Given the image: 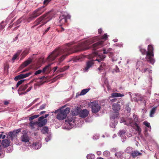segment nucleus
<instances>
[{"label": "nucleus", "instance_id": "obj_46", "mask_svg": "<svg viewBox=\"0 0 159 159\" xmlns=\"http://www.w3.org/2000/svg\"><path fill=\"white\" fill-rule=\"evenodd\" d=\"M122 153L121 152H118L115 153V156L117 158L120 157L122 155Z\"/></svg>", "mask_w": 159, "mask_h": 159}, {"label": "nucleus", "instance_id": "obj_9", "mask_svg": "<svg viewBox=\"0 0 159 159\" xmlns=\"http://www.w3.org/2000/svg\"><path fill=\"white\" fill-rule=\"evenodd\" d=\"M75 117H68L67 120L65 121L66 123H67V127L66 129H70L73 127L74 125H75Z\"/></svg>", "mask_w": 159, "mask_h": 159}, {"label": "nucleus", "instance_id": "obj_59", "mask_svg": "<svg viewBox=\"0 0 159 159\" xmlns=\"http://www.w3.org/2000/svg\"><path fill=\"white\" fill-rule=\"evenodd\" d=\"M60 108L59 109H58L57 110H56L55 111H54V113H57V114L60 111Z\"/></svg>", "mask_w": 159, "mask_h": 159}, {"label": "nucleus", "instance_id": "obj_40", "mask_svg": "<svg viewBox=\"0 0 159 159\" xmlns=\"http://www.w3.org/2000/svg\"><path fill=\"white\" fill-rule=\"evenodd\" d=\"M20 53V52H18L17 53L13 55L12 58V62H14L15 60L19 56Z\"/></svg>", "mask_w": 159, "mask_h": 159}, {"label": "nucleus", "instance_id": "obj_50", "mask_svg": "<svg viewBox=\"0 0 159 159\" xmlns=\"http://www.w3.org/2000/svg\"><path fill=\"white\" fill-rule=\"evenodd\" d=\"M51 0H45L43 2V6H45V7L47 5L49 2H50Z\"/></svg>", "mask_w": 159, "mask_h": 159}, {"label": "nucleus", "instance_id": "obj_45", "mask_svg": "<svg viewBox=\"0 0 159 159\" xmlns=\"http://www.w3.org/2000/svg\"><path fill=\"white\" fill-rule=\"evenodd\" d=\"M110 154V152L108 151H105L103 153V155L106 157H108L109 156Z\"/></svg>", "mask_w": 159, "mask_h": 159}, {"label": "nucleus", "instance_id": "obj_30", "mask_svg": "<svg viewBox=\"0 0 159 159\" xmlns=\"http://www.w3.org/2000/svg\"><path fill=\"white\" fill-rule=\"evenodd\" d=\"M52 135L51 132L48 133L45 138V141L46 142H48L50 141L52 138Z\"/></svg>", "mask_w": 159, "mask_h": 159}, {"label": "nucleus", "instance_id": "obj_60", "mask_svg": "<svg viewBox=\"0 0 159 159\" xmlns=\"http://www.w3.org/2000/svg\"><path fill=\"white\" fill-rule=\"evenodd\" d=\"M0 135H2L1 136V137L2 139H3L5 138L6 135H3L2 134H0Z\"/></svg>", "mask_w": 159, "mask_h": 159}, {"label": "nucleus", "instance_id": "obj_34", "mask_svg": "<svg viewBox=\"0 0 159 159\" xmlns=\"http://www.w3.org/2000/svg\"><path fill=\"white\" fill-rule=\"evenodd\" d=\"M28 87V84H26L24 85H22L19 89L18 91H22L25 90L26 88Z\"/></svg>", "mask_w": 159, "mask_h": 159}, {"label": "nucleus", "instance_id": "obj_44", "mask_svg": "<svg viewBox=\"0 0 159 159\" xmlns=\"http://www.w3.org/2000/svg\"><path fill=\"white\" fill-rule=\"evenodd\" d=\"M39 116V115H35L29 117V120L30 121H31L33 120L38 117Z\"/></svg>", "mask_w": 159, "mask_h": 159}, {"label": "nucleus", "instance_id": "obj_11", "mask_svg": "<svg viewBox=\"0 0 159 159\" xmlns=\"http://www.w3.org/2000/svg\"><path fill=\"white\" fill-rule=\"evenodd\" d=\"M120 122L123 123L125 125H126L128 126L134 127V122L132 118H128L126 119L123 118H122L120 120Z\"/></svg>", "mask_w": 159, "mask_h": 159}, {"label": "nucleus", "instance_id": "obj_61", "mask_svg": "<svg viewBox=\"0 0 159 159\" xmlns=\"http://www.w3.org/2000/svg\"><path fill=\"white\" fill-rule=\"evenodd\" d=\"M98 33L99 34H100L102 32V30L101 29H99L98 30Z\"/></svg>", "mask_w": 159, "mask_h": 159}, {"label": "nucleus", "instance_id": "obj_39", "mask_svg": "<svg viewBox=\"0 0 159 159\" xmlns=\"http://www.w3.org/2000/svg\"><path fill=\"white\" fill-rule=\"evenodd\" d=\"M143 124L149 129L148 130L149 131H151V128L149 122L146 121H145L143 122Z\"/></svg>", "mask_w": 159, "mask_h": 159}, {"label": "nucleus", "instance_id": "obj_4", "mask_svg": "<svg viewBox=\"0 0 159 159\" xmlns=\"http://www.w3.org/2000/svg\"><path fill=\"white\" fill-rule=\"evenodd\" d=\"M136 68V69L139 70L142 73H145L147 71L149 73H152V70H151V67L147 64L146 61L143 59H140L138 61Z\"/></svg>", "mask_w": 159, "mask_h": 159}, {"label": "nucleus", "instance_id": "obj_16", "mask_svg": "<svg viewBox=\"0 0 159 159\" xmlns=\"http://www.w3.org/2000/svg\"><path fill=\"white\" fill-rule=\"evenodd\" d=\"M21 141L24 143H27L29 142L30 140L29 137L27 134H23L20 137Z\"/></svg>", "mask_w": 159, "mask_h": 159}, {"label": "nucleus", "instance_id": "obj_43", "mask_svg": "<svg viewBox=\"0 0 159 159\" xmlns=\"http://www.w3.org/2000/svg\"><path fill=\"white\" fill-rule=\"evenodd\" d=\"M133 117L134 119V123H137V122L138 121V118L137 116L134 114H133Z\"/></svg>", "mask_w": 159, "mask_h": 159}, {"label": "nucleus", "instance_id": "obj_8", "mask_svg": "<svg viewBox=\"0 0 159 159\" xmlns=\"http://www.w3.org/2000/svg\"><path fill=\"white\" fill-rule=\"evenodd\" d=\"M45 6H43L34 11L32 16L30 17L31 20H32L39 16L46 10Z\"/></svg>", "mask_w": 159, "mask_h": 159}, {"label": "nucleus", "instance_id": "obj_58", "mask_svg": "<svg viewBox=\"0 0 159 159\" xmlns=\"http://www.w3.org/2000/svg\"><path fill=\"white\" fill-rule=\"evenodd\" d=\"M32 88V87H29L26 91V92H25V93H27V92H28L30 91V90Z\"/></svg>", "mask_w": 159, "mask_h": 159}, {"label": "nucleus", "instance_id": "obj_48", "mask_svg": "<svg viewBox=\"0 0 159 159\" xmlns=\"http://www.w3.org/2000/svg\"><path fill=\"white\" fill-rule=\"evenodd\" d=\"M125 109L128 112H129L131 111V108L129 107V103L126 104L125 105Z\"/></svg>", "mask_w": 159, "mask_h": 159}, {"label": "nucleus", "instance_id": "obj_23", "mask_svg": "<svg viewBox=\"0 0 159 159\" xmlns=\"http://www.w3.org/2000/svg\"><path fill=\"white\" fill-rule=\"evenodd\" d=\"M109 57L111 59L113 62L116 61L117 59V55H115L113 53H110Z\"/></svg>", "mask_w": 159, "mask_h": 159}, {"label": "nucleus", "instance_id": "obj_37", "mask_svg": "<svg viewBox=\"0 0 159 159\" xmlns=\"http://www.w3.org/2000/svg\"><path fill=\"white\" fill-rule=\"evenodd\" d=\"M112 50V49L111 48H109L107 50L106 49L104 48L103 50V53L104 54H108V55L110 53H112L111 52Z\"/></svg>", "mask_w": 159, "mask_h": 159}, {"label": "nucleus", "instance_id": "obj_62", "mask_svg": "<svg viewBox=\"0 0 159 159\" xmlns=\"http://www.w3.org/2000/svg\"><path fill=\"white\" fill-rule=\"evenodd\" d=\"M18 79H19V77H18V76H17L15 78V80L16 81L18 80Z\"/></svg>", "mask_w": 159, "mask_h": 159}, {"label": "nucleus", "instance_id": "obj_57", "mask_svg": "<svg viewBox=\"0 0 159 159\" xmlns=\"http://www.w3.org/2000/svg\"><path fill=\"white\" fill-rule=\"evenodd\" d=\"M114 45L115 46H118V47H121L122 46V44L119 43L115 44Z\"/></svg>", "mask_w": 159, "mask_h": 159}, {"label": "nucleus", "instance_id": "obj_26", "mask_svg": "<svg viewBox=\"0 0 159 159\" xmlns=\"http://www.w3.org/2000/svg\"><path fill=\"white\" fill-rule=\"evenodd\" d=\"M124 95L121 94L120 93H113L111 94V97L112 98H118L124 97Z\"/></svg>", "mask_w": 159, "mask_h": 159}, {"label": "nucleus", "instance_id": "obj_35", "mask_svg": "<svg viewBox=\"0 0 159 159\" xmlns=\"http://www.w3.org/2000/svg\"><path fill=\"white\" fill-rule=\"evenodd\" d=\"M41 132L43 134H48L49 133L48 128L47 127L45 126L43 127L41 129Z\"/></svg>", "mask_w": 159, "mask_h": 159}, {"label": "nucleus", "instance_id": "obj_63", "mask_svg": "<svg viewBox=\"0 0 159 159\" xmlns=\"http://www.w3.org/2000/svg\"><path fill=\"white\" fill-rule=\"evenodd\" d=\"M38 99H35L33 101V102L31 103V105L32 104H34V102H35L36 101H37V100H38Z\"/></svg>", "mask_w": 159, "mask_h": 159}, {"label": "nucleus", "instance_id": "obj_14", "mask_svg": "<svg viewBox=\"0 0 159 159\" xmlns=\"http://www.w3.org/2000/svg\"><path fill=\"white\" fill-rule=\"evenodd\" d=\"M89 113V112L88 110L86 109H83L80 111L79 116L81 117L85 118L88 116Z\"/></svg>", "mask_w": 159, "mask_h": 159}, {"label": "nucleus", "instance_id": "obj_55", "mask_svg": "<svg viewBox=\"0 0 159 159\" xmlns=\"http://www.w3.org/2000/svg\"><path fill=\"white\" fill-rule=\"evenodd\" d=\"M18 77H19V79L25 78L24 77V74H22L18 75Z\"/></svg>", "mask_w": 159, "mask_h": 159}, {"label": "nucleus", "instance_id": "obj_41", "mask_svg": "<svg viewBox=\"0 0 159 159\" xmlns=\"http://www.w3.org/2000/svg\"><path fill=\"white\" fill-rule=\"evenodd\" d=\"M87 157L88 159H94L95 155L93 154H88L87 156Z\"/></svg>", "mask_w": 159, "mask_h": 159}, {"label": "nucleus", "instance_id": "obj_5", "mask_svg": "<svg viewBox=\"0 0 159 159\" xmlns=\"http://www.w3.org/2000/svg\"><path fill=\"white\" fill-rule=\"evenodd\" d=\"M51 13L50 11L49 12L39 18L35 22V25L41 24L40 26V27H41L51 20L52 18Z\"/></svg>", "mask_w": 159, "mask_h": 159}, {"label": "nucleus", "instance_id": "obj_3", "mask_svg": "<svg viewBox=\"0 0 159 159\" xmlns=\"http://www.w3.org/2000/svg\"><path fill=\"white\" fill-rule=\"evenodd\" d=\"M139 50L143 54H146V59L147 61L151 64L153 65L155 60L154 58L153 48L152 45H149L148 46V51H146L142 46L139 47Z\"/></svg>", "mask_w": 159, "mask_h": 159}, {"label": "nucleus", "instance_id": "obj_27", "mask_svg": "<svg viewBox=\"0 0 159 159\" xmlns=\"http://www.w3.org/2000/svg\"><path fill=\"white\" fill-rule=\"evenodd\" d=\"M38 122L39 126L41 127L45 125L47 122V119H43L41 120H39Z\"/></svg>", "mask_w": 159, "mask_h": 159}, {"label": "nucleus", "instance_id": "obj_19", "mask_svg": "<svg viewBox=\"0 0 159 159\" xmlns=\"http://www.w3.org/2000/svg\"><path fill=\"white\" fill-rule=\"evenodd\" d=\"M31 146L32 148L33 149L36 150L41 148L42 146V144L39 142H35Z\"/></svg>", "mask_w": 159, "mask_h": 159}, {"label": "nucleus", "instance_id": "obj_32", "mask_svg": "<svg viewBox=\"0 0 159 159\" xmlns=\"http://www.w3.org/2000/svg\"><path fill=\"white\" fill-rule=\"evenodd\" d=\"M135 126V129L136 131H137L139 134H140L141 131V129L140 127L138 125L137 123H134V127Z\"/></svg>", "mask_w": 159, "mask_h": 159}, {"label": "nucleus", "instance_id": "obj_29", "mask_svg": "<svg viewBox=\"0 0 159 159\" xmlns=\"http://www.w3.org/2000/svg\"><path fill=\"white\" fill-rule=\"evenodd\" d=\"M32 61L31 59H30L29 60L25 61L21 66V67L23 68L27 66L29 64H30Z\"/></svg>", "mask_w": 159, "mask_h": 159}, {"label": "nucleus", "instance_id": "obj_21", "mask_svg": "<svg viewBox=\"0 0 159 159\" xmlns=\"http://www.w3.org/2000/svg\"><path fill=\"white\" fill-rule=\"evenodd\" d=\"M120 106L117 103H114L112 106V109L115 112L118 111L120 110Z\"/></svg>", "mask_w": 159, "mask_h": 159}, {"label": "nucleus", "instance_id": "obj_17", "mask_svg": "<svg viewBox=\"0 0 159 159\" xmlns=\"http://www.w3.org/2000/svg\"><path fill=\"white\" fill-rule=\"evenodd\" d=\"M38 121H36L35 122H32V121L30 122V126L31 129H34L36 130L39 129Z\"/></svg>", "mask_w": 159, "mask_h": 159}, {"label": "nucleus", "instance_id": "obj_33", "mask_svg": "<svg viewBox=\"0 0 159 159\" xmlns=\"http://www.w3.org/2000/svg\"><path fill=\"white\" fill-rule=\"evenodd\" d=\"M157 108V107H154L151 110L150 113V116L151 117H152L154 116V115L156 110Z\"/></svg>", "mask_w": 159, "mask_h": 159}, {"label": "nucleus", "instance_id": "obj_47", "mask_svg": "<svg viewBox=\"0 0 159 159\" xmlns=\"http://www.w3.org/2000/svg\"><path fill=\"white\" fill-rule=\"evenodd\" d=\"M48 116H49V114H46L44 115V116H42L39 117V118L38 120H43V119H44L45 118H47Z\"/></svg>", "mask_w": 159, "mask_h": 159}, {"label": "nucleus", "instance_id": "obj_24", "mask_svg": "<svg viewBox=\"0 0 159 159\" xmlns=\"http://www.w3.org/2000/svg\"><path fill=\"white\" fill-rule=\"evenodd\" d=\"M26 18L25 17L23 16L21 18L18 19L16 23L15 24L16 25H19L20 23H24L26 21L25 20Z\"/></svg>", "mask_w": 159, "mask_h": 159}, {"label": "nucleus", "instance_id": "obj_25", "mask_svg": "<svg viewBox=\"0 0 159 159\" xmlns=\"http://www.w3.org/2000/svg\"><path fill=\"white\" fill-rule=\"evenodd\" d=\"M113 119H111V122L110 124V127L114 128L117 124L118 121V120H113Z\"/></svg>", "mask_w": 159, "mask_h": 159}, {"label": "nucleus", "instance_id": "obj_42", "mask_svg": "<svg viewBox=\"0 0 159 159\" xmlns=\"http://www.w3.org/2000/svg\"><path fill=\"white\" fill-rule=\"evenodd\" d=\"M118 114H114L111 116L110 117V120H111V119H113V120H118L116 118L118 116Z\"/></svg>", "mask_w": 159, "mask_h": 159}, {"label": "nucleus", "instance_id": "obj_54", "mask_svg": "<svg viewBox=\"0 0 159 159\" xmlns=\"http://www.w3.org/2000/svg\"><path fill=\"white\" fill-rule=\"evenodd\" d=\"M31 74V72H29L28 73L24 74L25 78H26V77L29 76Z\"/></svg>", "mask_w": 159, "mask_h": 159}, {"label": "nucleus", "instance_id": "obj_12", "mask_svg": "<svg viewBox=\"0 0 159 159\" xmlns=\"http://www.w3.org/2000/svg\"><path fill=\"white\" fill-rule=\"evenodd\" d=\"M130 97L131 98L132 101H143L144 106H145L146 101L145 100L144 98L142 97L140 94H134V97L132 98V97L131 94V93L129 92Z\"/></svg>", "mask_w": 159, "mask_h": 159}, {"label": "nucleus", "instance_id": "obj_13", "mask_svg": "<svg viewBox=\"0 0 159 159\" xmlns=\"http://www.w3.org/2000/svg\"><path fill=\"white\" fill-rule=\"evenodd\" d=\"M70 16L67 14V13L64 12L62 16H60L59 18V21L62 22H66L67 19L70 18Z\"/></svg>", "mask_w": 159, "mask_h": 159}, {"label": "nucleus", "instance_id": "obj_1", "mask_svg": "<svg viewBox=\"0 0 159 159\" xmlns=\"http://www.w3.org/2000/svg\"><path fill=\"white\" fill-rule=\"evenodd\" d=\"M107 38V36L105 34L100 39L98 37L96 36L83 42L79 43L77 45L72 47L71 44L68 43L64 46L58 48L54 50L48 57V61H52L57 57H59L58 59L59 64L63 61L66 57L70 54L80 51H84L89 49V45L97 40H99L97 43L93 44L92 46L93 50H95L104 46V42Z\"/></svg>", "mask_w": 159, "mask_h": 159}, {"label": "nucleus", "instance_id": "obj_38", "mask_svg": "<svg viewBox=\"0 0 159 159\" xmlns=\"http://www.w3.org/2000/svg\"><path fill=\"white\" fill-rule=\"evenodd\" d=\"M133 148L130 147H127L125 150V152L127 153H129L130 154L131 153L133 152Z\"/></svg>", "mask_w": 159, "mask_h": 159}, {"label": "nucleus", "instance_id": "obj_20", "mask_svg": "<svg viewBox=\"0 0 159 159\" xmlns=\"http://www.w3.org/2000/svg\"><path fill=\"white\" fill-rule=\"evenodd\" d=\"M10 142L8 139H3L1 143L2 146L4 147H7L10 145Z\"/></svg>", "mask_w": 159, "mask_h": 159}, {"label": "nucleus", "instance_id": "obj_31", "mask_svg": "<svg viewBox=\"0 0 159 159\" xmlns=\"http://www.w3.org/2000/svg\"><path fill=\"white\" fill-rule=\"evenodd\" d=\"M90 89V88H88L83 89L80 93L78 94V95H83L86 94L88 92Z\"/></svg>", "mask_w": 159, "mask_h": 159}, {"label": "nucleus", "instance_id": "obj_18", "mask_svg": "<svg viewBox=\"0 0 159 159\" xmlns=\"http://www.w3.org/2000/svg\"><path fill=\"white\" fill-rule=\"evenodd\" d=\"M142 155L141 153L139 152L138 150H135L133 151L130 154V156L132 157L133 158H135L138 156H141Z\"/></svg>", "mask_w": 159, "mask_h": 159}, {"label": "nucleus", "instance_id": "obj_28", "mask_svg": "<svg viewBox=\"0 0 159 159\" xmlns=\"http://www.w3.org/2000/svg\"><path fill=\"white\" fill-rule=\"evenodd\" d=\"M32 61L31 59H30L29 60L25 61L21 66V67L23 68L27 66L29 64H30Z\"/></svg>", "mask_w": 159, "mask_h": 159}, {"label": "nucleus", "instance_id": "obj_22", "mask_svg": "<svg viewBox=\"0 0 159 159\" xmlns=\"http://www.w3.org/2000/svg\"><path fill=\"white\" fill-rule=\"evenodd\" d=\"M84 58L83 56H78L72 59V61L74 62H80L83 60Z\"/></svg>", "mask_w": 159, "mask_h": 159}, {"label": "nucleus", "instance_id": "obj_7", "mask_svg": "<svg viewBox=\"0 0 159 159\" xmlns=\"http://www.w3.org/2000/svg\"><path fill=\"white\" fill-rule=\"evenodd\" d=\"M88 106L91 108L92 112L95 113L98 112L101 108L100 106L96 102H93L89 103Z\"/></svg>", "mask_w": 159, "mask_h": 159}, {"label": "nucleus", "instance_id": "obj_2", "mask_svg": "<svg viewBox=\"0 0 159 159\" xmlns=\"http://www.w3.org/2000/svg\"><path fill=\"white\" fill-rule=\"evenodd\" d=\"M106 56L102 54L98 53V51H95L89 55V58L92 59V60L87 61L86 62V66L84 69V72H87L89 69L93 66L94 64V61H97L100 64V66L98 68V70L100 72L104 70L107 68L106 64L104 62H102L103 61Z\"/></svg>", "mask_w": 159, "mask_h": 159}, {"label": "nucleus", "instance_id": "obj_36", "mask_svg": "<svg viewBox=\"0 0 159 159\" xmlns=\"http://www.w3.org/2000/svg\"><path fill=\"white\" fill-rule=\"evenodd\" d=\"M50 66H51L50 64H48V65L46 66L43 68V69L42 70L43 72L44 73L47 71H49L50 70Z\"/></svg>", "mask_w": 159, "mask_h": 159}, {"label": "nucleus", "instance_id": "obj_6", "mask_svg": "<svg viewBox=\"0 0 159 159\" xmlns=\"http://www.w3.org/2000/svg\"><path fill=\"white\" fill-rule=\"evenodd\" d=\"M65 106L60 108V110L57 114L56 118L59 120H61L66 118L67 115L70 111V109L68 107L64 109Z\"/></svg>", "mask_w": 159, "mask_h": 159}, {"label": "nucleus", "instance_id": "obj_49", "mask_svg": "<svg viewBox=\"0 0 159 159\" xmlns=\"http://www.w3.org/2000/svg\"><path fill=\"white\" fill-rule=\"evenodd\" d=\"M25 80H20L16 84V87L17 88L21 84H22L24 82V81Z\"/></svg>", "mask_w": 159, "mask_h": 159}, {"label": "nucleus", "instance_id": "obj_52", "mask_svg": "<svg viewBox=\"0 0 159 159\" xmlns=\"http://www.w3.org/2000/svg\"><path fill=\"white\" fill-rule=\"evenodd\" d=\"M42 72H43L42 70H39L35 72L34 75H36L40 74Z\"/></svg>", "mask_w": 159, "mask_h": 159}, {"label": "nucleus", "instance_id": "obj_10", "mask_svg": "<svg viewBox=\"0 0 159 159\" xmlns=\"http://www.w3.org/2000/svg\"><path fill=\"white\" fill-rule=\"evenodd\" d=\"M21 129H18L13 131H11L8 133L7 138H9L12 141L17 139L18 134L20 132Z\"/></svg>", "mask_w": 159, "mask_h": 159}, {"label": "nucleus", "instance_id": "obj_51", "mask_svg": "<svg viewBox=\"0 0 159 159\" xmlns=\"http://www.w3.org/2000/svg\"><path fill=\"white\" fill-rule=\"evenodd\" d=\"M93 138L94 140H97L99 138V136L98 134H95L93 136Z\"/></svg>", "mask_w": 159, "mask_h": 159}, {"label": "nucleus", "instance_id": "obj_15", "mask_svg": "<svg viewBox=\"0 0 159 159\" xmlns=\"http://www.w3.org/2000/svg\"><path fill=\"white\" fill-rule=\"evenodd\" d=\"M126 129H123L121 130H120L118 133V135L120 136V137H121V138L122 139V141L124 142L125 139H126V137L125 135V134L126 132Z\"/></svg>", "mask_w": 159, "mask_h": 159}, {"label": "nucleus", "instance_id": "obj_53", "mask_svg": "<svg viewBox=\"0 0 159 159\" xmlns=\"http://www.w3.org/2000/svg\"><path fill=\"white\" fill-rule=\"evenodd\" d=\"M46 106V104H43L40 106L39 109H40V110H43V109H44L45 107Z\"/></svg>", "mask_w": 159, "mask_h": 159}, {"label": "nucleus", "instance_id": "obj_56", "mask_svg": "<svg viewBox=\"0 0 159 159\" xmlns=\"http://www.w3.org/2000/svg\"><path fill=\"white\" fill-rule=\"evenodd\" d=\"M69 68V66H65L63 67L62 71H64L68 69Z\"/></svg>", "mask_w": 159, "mask_h": 159}, {"label": "nucleus", "instance_id": "obj_64", "mask_svg": "<svg viewBox=\"0 0 159 159\" xmlns=\"http://www.w3.org/2000/svg\"><path fill=\"white\" fill-rule=\"evenodd\" d=\"M4 28V26L1 24H0V29H2Z\"/></svg>", "mask_w": 159, "mask_h": 159}]
</instances>
